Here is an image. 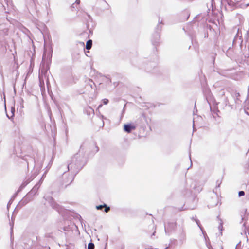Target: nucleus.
I'll return each instance as SVG.
<instances>
[{
    "instance_id": "1",
    "label": "nucleus",
    "mask_w": 249,
    "mask_h": 249,
    "mask_svg": "<svg viewBox=\"0 0 249 249\" xmlns=\"http://www.w3.org/2000/svg\"><path fill=\"white\" fill-rule=\"evenodd\" d=\"M135 128V127L132 124H128L124 125V130L128 133H130L132 130H134Z\"/></svg>"
},
{
    "instance_id": "2",
    "label": "nucleus",
    "mask_w": 249,
    "mask_h": 249,
    "mask_svg": "<svg viewBox=\"0 0 249 249\" xmlns=\"http://www.w3.org/2000/svg\"><path fill=\"white\" fill-rule=\"evenodd\" d=\"M92 43V40H89L86 43V49L88 50L90 49L91 48Z\"/></svg>"
},
{
    "instance_id": "3",
    "label": "nucleus",
    "mask_w": 249,
    "mask_h": 249,
    "mask_svg": "<svg viewBox=\"0 0 249 249\" xmlns=\"http://www.w3.org/2000/svg\"><path fill=\"white\" fill-rule=\"evenodd\" d=\"M94 245L92 243H90L88 245V249H94Z\"/></svg>"
},
{
    "instance_id": "4",
    "label": "nucleus",
    "mask_w": 249,
    "mask_h": 249,
    "mask_svg": "<svg viewBox=\"0 0 249 249\" xmlns=\"http://www.w3.org/2000/svg\"><path fill=\"white\" fill-rule=\"evenodd\" d=\"M106 207V204L98 205L96 206V209L98 210H101L103 208Z\"/></svg>"
},
{
    "instance_id": "5",
    "label": "nucleus",
    "mask_w": 249,
    "mask_h": 249,
    "mask_svg": "<svg viewBox=\"0 0 249 249\" xmlns=\"http://www.w3.org/2000/svg\"><path fill=\"white\" fill-rule=\"evenodd\" d=\"M102 101L105 105H107L108 102V100L107 99H104Z\"/></svg>"
},
{
    "instance_id": "6",
    "label": "nucleus",
    "mask_w": 249,
    "mask_h": 249,
    "mask_svg": "<svg viewBox=\"0 0 249 249\" xmlns=\"http://www.w3.org/2000/svg\"><path fill=\"white\" fill-rule=\"evenodd\" d=\"M245 195V193L243 191H239L238 193V195L239 196H243Z\"/></svg>"
},
{
    "instance_id": "7",
    "label": "nucleus",
    "mask_w": 249,
    "mask_h": 249,
    "mask_svg": "<svg viewBox=\"0 0 249 249\" xmlns=\"http://www.w3.org/2000/svg\"><path fill=\"white\" fill-rule=\"evenodd\" d=\"M39 188V186L36 184V186H34V187L33 188V190H32V191H36L38 189V188Z\"/></svg>"
},
{
    "instance_id": "8",
    "label": "nucleus",
    "mask_w": 249,
    "mask_h": 249,
    "mask_svg": "<svg viewBox=\"0 0 249 249\" xmlns=\"http://www.w3.org/2000/svg\"><path fill=\"white\" fill-rule=\"evenodd\" d=\"M104 207L105 208V212L106 213H107L109 211L110 208L109 207H107L106 205V207Z\"/></svg>"
},
{
    "instance_id": "9",
    "label": "nucleus",
    "mask_w": 249,
    "mask_h": 249,
    "mask_svg": "<svg viewBox=\"0 0 249 249\" xmlns=\"http://www.w3.org/2000/svg\"><path fill=\"white\" fill-rule=\"evenodd\" d=\"M75 3L77 4H79L80 3V0H76Z\"/></svg>"
},
{
    "instance_id": "10",
    "label": "nucleus",
    "mask_w": 249,
    "mask_h": 249,
    "mask_svg": "<svg viewBox=\"0 0 249 249\" xmlns=\"http://www.w3.org/2000/svg\"><path fill=\"white\" fill-rule=\"evenodd\" d=\"M102 105H101V104L99 105V106L98 107V109H99L100 108H101L102 107Z\"/></svg>"
},
{
    "instance_id": "11",
    "label": "nucleus",
    "mask_w": 249,
    "mask_h": 249,
    "mask_svg": "<svg viewBox=\"0 0 249 249\" xmlns=\"http://www.w3.org/2000/svg\"><path fill=\"white\" fill-rule=\"evenodd\" d=\"M68 169L69 170V165H68Z\"/></svg>"
}]
</instances>
